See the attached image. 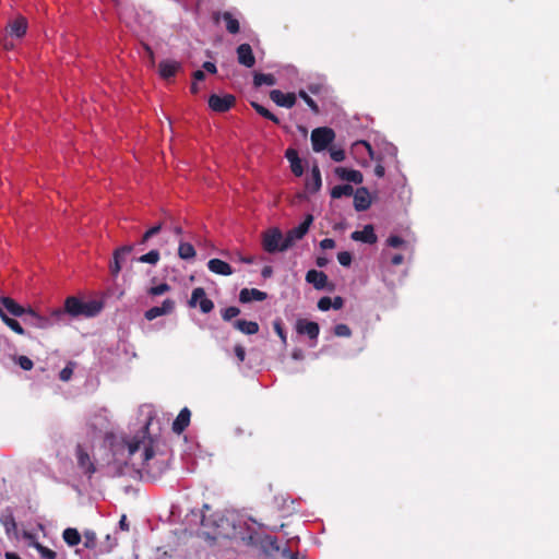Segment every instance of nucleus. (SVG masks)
<instances>
[{
  "label": "nucleus",
  "instance_id": "obj_15",
  "mask_svg": "<svg viewBox=\"0 0 559 559\" xmlns=\"http://www.w3.org/2000/svg\"><path fill=\"white\" fill-rule=\"evenodd\" d=\"M23 306L19 305L14 299L10 297L0 298V311L2 313L11 314L13 317H22L25 313Z\"/></svg>",
  "mask_w": 559,
  "mask_h": 559
},
{
  "label": "nucleus",
  "instance_id": "obj_57",
  "mask_svg": "<svg viewBox=\"0 0 559 559\" xmlns=\"http://www.w3.org/2000/svg\"><path fill=\"white\" fill-rule=\"evenodd\" d=\"M203 69L205 71H207L209 73H212V74L216 73V71H217L216 66L213 62H210V61H205L203 63Z\"/></svg>",
  "mask_w": 559,
  "mask_h": 559
},
{
  "label": "nucleus",
  "instance_id": "obj_1",
  "mask_svg": "<svg viewBox=\"0 0 559 559\" xmlns=\"http://www.w3.org/2000/svg\"><path fill=\"white\" fill-rule=\"evenodd\" d=\"M152 418H148L143 425L140 433L131 440H123L114 448V456L116 463L123 462L124 465L138 472L151 471L150 461L154 457L153 440L147 436V428Z\"/></svg>",
  "mask_w": 559,
  "mask_h": 559
},
{
  "label": "nucleus",
  "instance_id": "obj_45",
  "mask_svg": "<svg viewBox=\"0 0 559 559\" xmlns=\"http://www.w3.org/2000/svg\"><path fill=\"white\" fill-rule=\"evenodd\" d=\"M273 328H274L275 333L281 338L282 343L284 345H286L287 344V335H286V332H285V330L283 328L282 321L281 320H275L274 323H273Z\"/></svg>",
  "mask_w": 559,
  "mask_h": 559
},
{
  "label": "nucleus",
  "instance_id": "obj_40",
  "mask_svg": "<svg viewBox=\"0 0 559 559\" xmlns=\"http://www.w3.org/2000/svg\"><path fill=\"white\" fill-rule=\"evenodd\" d=\"M298 96L305 100V103L314 114H319V107L317 103L304 90L298 92Z\"/></svg>",
  "mask_w": 559,
  "mask_h": 559
},
{
  "label": "nucleus",
  "instance_id": "obj_32",
  "mask_svg": "<svg viewBox=\"0 0 559 559\" xmlns=\"http://www.w3.org/2000/svg\"><path fill=\"white\" fill-rule=\"evenodd\" d=\"M222 19L226 24V29L230 34H237L239 32V22L238 20L233 15V13L226 11L222 14Z\"/></svg>",
  "mask_w": 559,
  "mask_h": 559
},
{
  "label": "nucleus",
  "instance_id": "obj_51",
  "mask_svg": "<svg viewBox=\"0 0 559 559\" xmlns=\"http://www.w3.org/2000/svg\"><path fill=\"white\" fill-rule=\"evenodd\" d=\"M386 243L392 248H400L404 245V240L399 236H390L386 240Z\"/></svg>",
  "mask_w": 559,
  "mask_h": 559
},
{
  "label": "nucleus",
  "instance_id": "obj_48",
  "mask_svg": "<svg viewBox=\"0 0 559 559\" xmlns=\"http://www.w3.org/2000/svg\"><path fill=\"white\" fill-rule=\"evenodd\" d=\"M15 362L23 369V370H31L34 366L33 361L27 356H17L15 358Z\"/></svg>",
  "mask_w": 559,
  "mask_h": 559
},
{
  "label": "nucleus",
  "instance_id": "obj_44",
  "mask_svg": "<svg viewBox=\"0 0 559 559\" xmlns=\"http://www.w3.org/2000/svg\"><path fill=\"white\" fill-rule=\"evenodd\" d=\"M240 313V309L234 306L227 307L222 311V318L225 321H230Z\"/></svg>",
  "mask_w": 559,
  "mask_h": 559
},
{
  "label": "nucleus",
  "instance_id": "obj_17",
  "mask_svg": "<svg viewBox=\"0 0 559 559\" xmlns=\"http://www.w3.org/2000/svg\"><path fill=\"white\" fill-rule=\"evenodd\" d=\"M270 98L281 107L292 108L296 104V95L294 93L284 94L280 90H273L270 92Z\"/></svg>",
  "mask_w": 559,
  "mask_h": 559
},
{
  "label": "nucleus",
  "instance_id": "obj_59",
  "mask_svg": "<svg viewBox=\"0 0 559 559\" xmlns=\"http://www.w3.org/2000/svg\"><path fill=\"white\" fill-rule=\"evenodd\" d=\"M359 145H362V146L368 151L369 156H370L371 158H374L372 147H371V145H370L368 142H366V141H360V142H357V143L355 144V146H359Z\"/></svg>",
  "mask_w": 559,
  "mask_h": 559
},
{
  "label": "nucleus",
  "instance_id": "obj_9",
  "mask_svg": "<svg viewBox=\"0 0 559 559\" xmlns=\"http://www.w3.org/2000/svg\"><path fill=\"white\" fill-rule=\"evenodd\" d=\"M22 317H23V321L26 324H29V325H32L34 328H38V329H48L53 323H58V321H55L52 314L50 316V318H45V317L38 314L32 308L25 309V313Z\"/></svg>",
  "mask_w": 559,
  "mask_h": 559
},
{
  "label": "nucleus",
  "instance_id": "obj_63",
  "mask_svg": "<svg viewBox=\"0 0 559 559\" xmlns=\"http://www.w3.org/2000/svg\"><path fill=\"white\" fill-rule=\"evenodd\" d=\"M143 48H144L145 52L147 53V57L150 58L151 63L153 64L155 61V56H154L153 49L147 44H144Z\"/></svg>",
  "mask_w": 559,
  "mask_h": 559
},
{
  "label": "nucleus",
  "instance_id": "obj_34",
  "mask_svg": "<svg viewBox=\"0 0 559 559\" xmlns=\"http://www.w3.org/2000/svg\"><path fill=\"white\" fill-rule=\"evenodd\" d=\"M254 86L260 87L262 85L273 86L276 84V79L273 74L255 73L253 78Z\"/></svg>",
  "mask_w": 559,
  "mask_h": 559
},
{
  "label": "nucleus",
  "instance_id": "obj_43",
  "mask_svg": "<svg viewBox=\"0 0 559 559\" xmlns=\"http://www.w3.org/2000/svg\"><path fill=\"white\" fill-rule=\"evenodd\" d=\"M162 227H163V225L159 223V224L153 226L152 228H150L148 230H146L144 233V235L142 236L140 245L146 243L148 241V239H151L153 236L157 235L160 231Z\"/></svg>",
  "mask_w": 559,
  "mask_h": 559
},
{
  "label": "nucleus",
  "instance_id": "obj_10",
  "mask_svg": "<svg viewBox=\"0 0 559 559\" xmlns=\"http://www.w3.org/2000/svg\"><path fill=\"white\" fill-rule=\"evenodd\" d=\"M198 304L203 313H209L214 308V302L206 298L205 290L202 287L194 288L189 300V306L192 308L197 307Z\"/></svg>",
  "mask_w": 559,
  "mask_h": 559
},
{
  "label": "nucleus",
  "instance_id": "obj_20",
  "mask_svg": "<svg viewBox=\"0 0 559 559\" xmlns=\"http://www.w3.org/2000/svg\"><path fill=\"white\" fill-rule=\"evenodd\" d=\"M306 281L318 290L325 289L328 286V276L322 271L309 270L306 274Z\"/></svg>",
  "mask_w": 559,
  "mask_h": 559
},
{
  "label": "nucleus",
  "instance_id": "obj_5",
  "mask_svg": "<svg viewBox=\"0 0 559 559\" xmlns=\"http://www.w3.org/2000/svg\"><path fill=\"white\" fill-rule=\"evenodd\" d=\"M249 531V528L247 530ZM247 533V544L250 545H259L262 551L267 556H276L278 554L282 555V550L284 547H282L277 539L273 536L265 535L263 537L259 536L257 533L246 532Z\"/></svg>",
  "mask_w": 559,
  "mask_h": 559
},
{
  "label": "nucleus",
  "instance_id": "obj_13",
  "mask_svg": "<svg viewBox=\"0 0 559 559\" xmlns=\"http://www.w3.org/2000/svg\"><path fill=\"white\" fill-rule=\"evenodd\" d=\"M88 426L99 433H107L110 429V421L106 409H100L94 416L91 417Z\"/></svg>",
  "mask_w": 559,
  "mask_h": 559
},
{
  "label": "nucleus",
  "instance_id": "obj_42",
  "mask_svg": "<svg viewBox=\"0 0 559 559\" xmlns=\"http://www.w3.org/2000/svg\"><path fill=\"white\" fill-rule=\"evenodd\" d=\"M84 547L88 549H93L96 546V534L93 531L84 532Z\"/></svg>",
  "mask_w": 559,
  "mask_h": 559
},
{
  "label": "nucleus",
  "instance_id": "obj_31",
  "mask_svg": "<svg viewBox=\"0 0 559 559\" xmlns=\"http://www.w3.org/2000/svg\"><path fill=\"white\" fill-rule=\"evenodd\" d=\"M321 185L322 180L320 169L317 165H314L311 169V178L307 182V189L311 192H317L321 188Z\"/></svg>",
  "mask_w": 559,
  "mask_h": 559
},
{
  "label": "nucleus",
  "instance_id": "obj_18",
  "mask_svg": "<svg viewBox=\"0 0 559 559\" xmlns=\"http://www.w3.org/2000/svg\"><path fill=\"white\" fill-rule=\"evenodd\" d=\"M354 207L358 212L366 211L370 207L371 198L367 188H358L356 192H354Z\"/></svg>",
  "mask_w": 559,
  "mask_h": 559
},
{
  "label": "nucleus",
  "instance_id": "obj_64",
  "mask_svg": "<svg viewBox=\"0 0 559 559\" xmlns=\"http://www.w3.org/2000/svg\"><path fill=\"white\" fill-rule=\"evenodd\" d=\"M385 174V169L381 164H377L374 167V175L379 178L383 177Z\"/></svg>",
  "mask_w": 559,
  "mask_h": 559
},
{
  "label": "nucleus",
  "instance_id": "obj_60",
  "mask_svg": "<svg viewBox=\"0 0 559 559\" xmlns=\"http://www.w3.org/2000/svg\"><path fill=\"white\" fill-rule=\"evenodd\" d=\"M143 48H144L145 52L147 53V57L150 58L151 63L153 64L155 61V56H154L153 49L147 44H144Z\"/></svg>",
  "mask_w": 559,
  "mask_h": 559
},
{
  "label": "nucleus",
  "instance_id": "obj_7",
  "mask_svg": "<svg viewBox=\"0 0 559 559\" xmlns=\"http://www.w3.org/2000/svg\"><path fill=\"white\" fill-rule=\"evenodd\" d=\"M313 222V216L311 214H307L304 222L298 226L292 228L287 231L285 236V246L284 248L289 249L294 246V243L304 238V236L308 233L310 225Z\"/></svg>",
  "mask_w": 559,
  "mask_h": 559
},
{
  "label": "nucleus",
  "instance_id": "obj_26",
  "mask_svg": "<svg viewBox=\"0 0 559 559\" xmlns=\"http://www.w3.org/2000/svg\"><path fill=\"white\" fill-rule=\"evenodd\" d=\"M285 157L290 163L292 171L295 176L300 177L304 174L302 163L298 156V153L295 148H288L285 152Z\"/></svg>",
  "mask_w": 559,
  "mask_h": 559
},
{
  "label": "nucleus",
  "instance_id": "obj_22",
  "mask_svg": "<svg viewBox=\"0 0 559 559\" xmlns=\"http://www.w3.org/2000/svg\"><path fill=\"white\" fill-rule=\"evenodd\" d=\"M355 241L373 245L377 242V235L374 234L372 225H366L362 230H356L350 235Z\"/></svg>",
  "mask_w": 559,
  "mask_h": 559
},
{
  "label": "nucleus",
  "instance_id": "obj_49",
  "mask_svg": "<svg viewBox=\"0 0 559 559\" xmlns=\"http://www.w3.org/2000/svg\"><path fill=\"white\" fill-rule=\"evenodd\" d=\"M337 260L341 265L349 266L352 263V254L348 251L338 252Z\"/></svg>",
  "mask_w": 559,
  "mask_h": 559
},
{
  "label": "nucleus",
  "instance_id": "obj_19",
  "mask_svg": "<svg viewBox=\"0 0 559 559\" xmlns=\"http://www.w3.org/2000/svg\"><path fill=\"white\" fill-rule=\"evenodd\" d=\"M237 58L238 62L246 68H252L255 63V58L249 44H241L237 47Z\"/></svg>",
  "mask_w": 559,
  "mask_h": 559
},
{
  "label": "nucleus",
  "instance_id": "obj_2",
  "mask_svg": "<svg viewBox=\"0 0 559 559\" xmlns=\"http://www.w3.org/2000/svg\"><path fill=\"white\" fill-rule=\"evenodd\" d=\"M202 535L209 539L239 538L247 539L246 522L234 511H215L201 513Z\"/></svg>",
  "mask_w": 559,
  "mask_h": 559
},
{
  "label": "nucleus",
  "instance_id": "obj_4",
  "mask_svg": "<svg viewBox=\"0 0 559 559\" xmlns=\"http://www.w3.org/2000/svg\"><path fill=\"white\" fill-rule=\"evenodd\" d=\"M285 236L277 227L266 229L262 234V248L267 253H277L288 250L284 248Z\"/></svg>",
  "mask_w": 559,
  "mask_h": 559
},
{
  "label": "nucleus",
  "instance_id": "obj_46",
  "mask_svg": "<svg viewBox=\"0 0 559 559\" xmlns=\"http://www.w3.org/2000/svg\"><path fill=\"white\" fill-rule=\"evenodd\" d=\"M334 334L338 337H349L352 331L348 325L340 323L334 326Z\"/></svg>",
  "mask_w": 559,
  "mask_h": 559
},
{
  "label": "nucleus",
  "instance_id": "obj_16",
  "mask_svg": "<svg viewBox=\"0 0 559 559\" xmlns=\"http://www.w3.org/2000/svg\"><path fill=\"white\" fill-rule=\"evenodd\" d=\"M76 459L79 467L85 475L91 478L92 475L96 472V467L90 455L82 449L81 445H79L76 449Z\"/></svg>",
  "mask_w": 559,
  "mask_h": 559
},
{
  "label": "nucleus",
  "instance_id": "obj_62",
  "mask_svg": "<svg viewBox=\"0 0 559 559\" xmlns=\"http://www.w3.org/2000/svg\"><path fill=\"white\" fill-rule=\"evenodd\" d=\"M143 48H144L145 52L147 53V57L150 58L151 63L153 64L155 61V56H154L153 49L147 44H144Z\"/></svg>",
  "mask_w": 559,
  "mask_h": 559
},
{
  "label": "nucleus",
  "instance_id": "obj_61",
  "mask_svg": "<svg viewBox=\"0 0 559 559\" xmlns=\"http://www.w3.org/2000/svg\"><path fill=\"white\" fill-rule=\"evenodd\" d=\"M143 48H144L145 52L147 53V57L150 58L151 63L153 64L155 61V56H154L153 49L147 44H144Z\"/></svg>",
  "mask_w": 559,
  "mask_h": 559
},
{
  "label": "nucleus",
  "instance_id": "obj_21",
  "mask_svg": "<svg viewBox=\"0 0 559 559\" xmlns=\"http://www.w3.org/2000/svg\"><path fill=\"white\" fill-rule=\"evenodd\" d=\"M180 69L181 63L176 60L166 59L159 62V75L165 80L174 78Z\"/></svg>",
  "mask_w": 559,
  "mask_h": 559
},
{
  "label": "nucleus",
  "instance_id": "obj_41",
  "mask_svg": "<svg viewBox=\"0 0 559 559\" xmlns=\"http://www.w3.org/2000/svg\"><path fill=\"white\" fill-rule=\"evenodd\" d=\"M74 362L70 361L67 364V366L60 371L59 373V379L61 381H69L73 374V369H74Z\"/></svg>",
  "mask_w": 559,
  "mask_h": 559
},
{
  "label": "nucleus",
  "instance_id": "obj_50",
  "mask_svg": "<svg viewBox=\"0 0 559 559\" xmlns=\"http://www.w3.org/2000/svg\"><path fill=\"white\" fill-rule=\"evenodd\" d=\"M318 308L321 310V311H328L332 308V299L330 297H322L319 301H318Z\"/></svg>",
  "mask_w": 559,
  "mask_h": 559
},
{
  "label": "nucleus",
  "instance_id": "obj_53",
  "mask_svg": "<svg viewBox=\"0 0 559 559\" xmlns=\"http://www.w3.org/2000/svg\"><path fill=\"white\" fill-rule=\"evenodd\" d=\"M234 352H235V355L238 359L239 362H242L245 360V357H246V349L243 346L241 345H236L235 348H234Z\"/></svg>",
  "mask_w": 559,
  "mask_h": 559
},
{
  "label": "nucleus",
  "instance_id": "obj_14",
  "mask_svg": "<svg viewBox=\"0 0 559 559\" xmlns=\"http://www.w3.org/2000/svg\"><path fill=\"white\" fill-rule=\"evenodd\" d=\"M175 309V301L173 299H165L162 306L152 307L145 311L144 317L146 320L152 321L157 317L169 314Z\"/></svg>",
  "mask_w": 559,
  "mask_h": 559
},
{
  "label": "nucleus",
  "instance_id": "obj_28",
  "mask_svg": "<svg viewBox=\"0 0 559 559\" xmlns=\"http://www.w3.org/2000/svg\"><path fill=\"white\" fill-rule=\"evenodd\" d=\"M190 417L191 412L187 407L182 408L173 423V431L181 433L189 426Z\"/></svg>",
  "mask_w": 559,
  "mask_h": 559
},
{
  "label": "nucleus",
  "instance_id": "obj_25",
  "mask_svg": "<svg viewBox=\"0 0 559 559\" xmlns=\"http://www.w3.org/2000/svg\"><path fill=\"white\" fill-rule=\"evenodd\" d=\"M207 267L211 272L219 275H231L234 273L233 267L225 261L219 259H211L207 262Z\"/></svg>",
  "mask_w": 559,
  "mask_h": 559
},
{
  "label": "nucleus",
  "instance_id": "obj_24",
  "mask_svg": "<svg viewBox=\"0 0 559 559\" xmlns=\"http://www.w3.org/2000/svg\"><path fill=\"white\" fill-rule=\"evenodd\" d=\"M27 29V21L23 16H19L8 25V33L10 36L21 38L25 35Z\"/></svg>",
  "mask_w": 559,
  "mask_h": 559
},
{
  "label": "nucleus",
  "instance_id": "obj_54",
  "mask_svg": "<svg viewBox=\"0 0 559 559\" xmlns=\"http://www.w3.org/2000/svg\"><path fill=\"white\" fill-rule=\"evenodd\" d=\"M320 247L323 250L333 249L335 247V241L332 238H324L321 240Z\"/></svg>",
  "mask_w": 559,
  "mask_h": 559
},
{
  "label": "nucleus",
  "instance_id": "obj_35",
  "mask_svg": "<svg viewBox=\"0 0 559 559\" xmlns=\"http://www.w3.org/2000/svg\"><path fill=\"white\" fill-rule=\"evenodd\" d=\"M178 255L182 260L193 259L195 257V249L191 243L180 241L178 248Z\"/></svg>",
  "mask_w": 559,
  "mask_h": 559
},
{
  "label": "nucleus",
  "instance_id": "obj_33",
  "mask_svg": "<svg viewBox=\"0 0 559 559\" xmlns=\"http://www.w3.org/2000/svg\"><path fill=\"white\" fill-rule=\"evenodd\" d=\"M354 194V189L350 185H338L331 190L333 199H341L343 197H350Z\"/></svg>",
  "mask_w": 559,
  "mask_h": 559
},
{
  "label": "nucleus",
  "instance_id": "obj_39",
  "mask_svg": "<svg viewBox=\"0 0 559 559\" xmlns=\"http://www.w3.org/2000/svg\"><path fill=\"white\" fill-rule=\"evenodd\" d=\"M36 549L41 559H56L57 558V554L53 550H51L40 544L36 545Z\"/></svg>",
  "mask_w": 559,
  "mask_h": 559
},
{
  "label": "nucleus",
  "instance_id": "obj_56",
  "mask_svg": "<svg viewBox=\"0 0 559 559\" xmlns=\"http://www.w3.org/2000/svg\"><path fill=\"white\" fill-rule=\"evenodd\" d=\"M282 557L288 558V559H299L297 554H293L288 547H284L282 550Z\"/></svg>",
  "mask_w": 559,
  "mask_h": 559
},
{
  "label": "nucleus",
  "instance_id": "obj_23",
  "mask_svg": "<svg viewBox=\"0 0 559 559\" xmlns=\"http://www.w3.org/2000/svg\"><path fill=\"white\" fill-rule=\"evenodd\" d=\"M335 174L340 179L354 183H361L364 179L360 171L345 167H337Z\"/></svg>",
  "mask_w": 559,
  "mask_h": 559
},
{
  "label": "nucleus",
  "instance_id": "obj_12",
  "mask_svg": "<svg viewBox=\"0 0 559 559\" xmlns=\"http://www.w3.org/2000/svg\"><path fill=\"white\" fill-rule=\"evenodd\" d=\"M235 103V97L233 95H224L219 96L216 94H212L209 98V106L212 110L216 112H225L231 108Z\"/></svg>",
  "mask_w": 559,
  "mask_h": 559
},
{
  "label": "nucleus",
  "instance_id": "obj_3",
  "mask_svg": "<svg viewBox=\"0 0 559 559\" xmlns=\"http://www.w3.org/2000/svg\"><path fill=\"white\" fill-rule=\"evenodd\" d=\"M102 309L103 304L98 300L83 301L78 297L71 296L66 299L63 308H58L52 311V317L55 321H58L59 323L63 320L66 314L73 318H93L96 317Z\"/></svg>",
  "mask_w": 559,
  "mask_h": 559
},
{
  "label": "nucleus",
  "instance_id": "obj_36",
  "mask_svg": "<svg viewBox=\"0 0 559 559\" xmlns=\"http://www.w3.org/2000/svg\"><path fill=\"white\" fill-rule=\"evenodd\" d=\"M0 317L2 319V321L12 330L14 331L15 333L20 334V335H23L25 333L24 329L22 328V325L15 320V319H12L10 318L7 313H2L0 311Z\"/></svg>",
  "mask_w": 559,
  "mask_h": 559
},
{
  "label": "nucleus",
  "instance_id": "obj_55",
  "mask_svg": "<svg viewBox=\"0 0 559 559\" xmlns=\"http://www.w3.org/2000/svg\"><path fill=\"white\" fill-rule=\"evenodd\" d=\"M344 306V300L342 297L336 296L332 299V308L335 310H340Z\"/></svg>",
  "mask_w": 559,
  "mask_h": 559
},
{
  "label": "nucleus",
  "instance_id": "obj_47",
  "mask_svg": "<svg viewBox=\"0 0 559 559\" xmlns=\"http://www.w3.org/2000/svg\"><path fill=\"white\" fill-rule=\"evenodd\" d=\"M170 289V286L167 283H162L159 285L153 286L148 289V294L151 296H160L167 293Z\"/></svg>",
  "mask_w": 559,
  "mask_h": 559
},
{
  "label": "nucleus",
  "instance_id": "obj_11",
  "mask_svg": "<svg viewBox=\"0 0 559 559\" xmlns=\"http://www.w3.org/2000/svg\"><path fill=\"white\" fill-rule=\"evenodd\" d=\"M133 246L126 245L115 250L112 262L109 264L110 274L117 277L122 269V263L127 257L132 252Z\"/></svg>",
  "mask_w": 559,
  "mask_h": 559
},
{
  "label": "nucleus",
  "instance_id": "obj_29",
  "mask_svg": "<svg viewBox=\"0 0 559 559\" xmlns=\"http://www.w3.org/2000/svg\"><path fill=\"white\" fill-rule=\"evenodd\" d=\"M234 328L247 335L255 334L259 331V324L254 321L236 320Z\"/></svg>",
  "mask_w": 559,
  "mask_h": 559
},
{
  "label": "nucleus",
  "instance_id": "obj_30",
  "mask_svg": "<svg viewBox=\"0 0 559 559\" xmlns=\"http://www.w3.org/2000/svg\"><path fill=\"white\" fill-rule=\"evenodd\" d=\"M63 540L70 546H76L81 543L82 536L76 528L68 527L62 533Z\"/></svg>",
  "mask_w": 559,
  "mask_h": 559
},
{
  "label": "nucleus",
  "instance_id": "obj_8",
  "mask_svg": "<svg viewBox=\"0 0 559 559\" xmlns=\"http://www.w3.org/2000/svg\"><path fill=\"white\" fill-rule=\"evenodd\" d=\"M295 329L299 335H307L309 337L311 347L317 345L320 333V326L317 322L309 321L307 319H298L296 321Z\"/></svg>",
  "mask_w": 559,
  "mask_h": 559
},
{
  "label": "nucleus",
  "instance_id": "obj_52",
  "mask_svg": "<svg viewBox=\"0 0 559 559\" xmlns=\"http://www.w3.org/2000/svg\"><path fill=\"white\" fill-rule=\"evenodd\" d=\"M330 156L334 162H343L345 159V152L343 150H331Z\"/></svg>",
  "mask_w": 559,
  "mask_h": 559
},
{
  "label": "nucleus",
  "instance_id": "obj_37",
  "mask_svg": "<svg viewBox=\"0 0 559 559\" xmlns=\"http://www.w3.org/2000/svg\"><path fill=\"white\" fill-rule=\"evenodd\" d=\"M251 105L254 108V110L262 117L273 121L274 123H280V119L275 115H273L270 110H267L264 106H262L258 103H252Z\"/></svg>",
  "mask_w": 559,
  "mask_h": 559
},
{
  "label": "nucleus",
  "instance_id": "obj_6",
  "mask_svg": "<svg viewBox=\"0 0 559 559\" xmlns=\"http://www.w3.org/2000/svg\"><path fill=\"white\" fill-rule=\"evenodd\" d=\"M335 133L331 128H317L311 133V143L314 152L324 151L333 142Z\"/></svg>",
  "mask_w": 559,
  "mask_h": 559
},
{
  "label": "nucleus",
  "instance_id": "obj_58",
  "mask_svg": "<svg viewBox=\"0 0 559 559\" xmlns=\"http://www.w3.org/2000/svg\"><path fill=\"white\" fill-rule=\"evenodd\" d=\"M292 357L295 360H302L305 357V354L301 348H295L292 353Z\"/></svg>",
  "mask_w": 559,
  "mask_h": 559
},
{
  "label": "nucleus",
  "instance_id": "obj_38",
  "mask_svg": "<svg viewBox=\"0 0 559 559\" xmlns=\"http://www.w3.org/2000/svg\"><path fill=\"white\" fill-rule=\"evenodd\" d=\"M160 254L157 250H151L150 252L138 258L141 263H148L155 265L159 261Z\"/></svg>",
  "mask_w": 559,
  "mask_h": 559
},
{
  "label": "nucleus",
  "instance_id": "obj_27",
  "mask_svg": "<svg viewBox=\"0 0 559 559\" xmlns=\"http://www.w3.org/2000/svg\"><path fill=\"white\" fill-rule=\"evenodd\" d=\"M266 298V293L261 292L257 288H243L240 290L239 300L242 304L250 302L252 300L262 301Z\"/></svg>",
  "mask_w": 559,
  "mask_h": 559
}]
</instances>
